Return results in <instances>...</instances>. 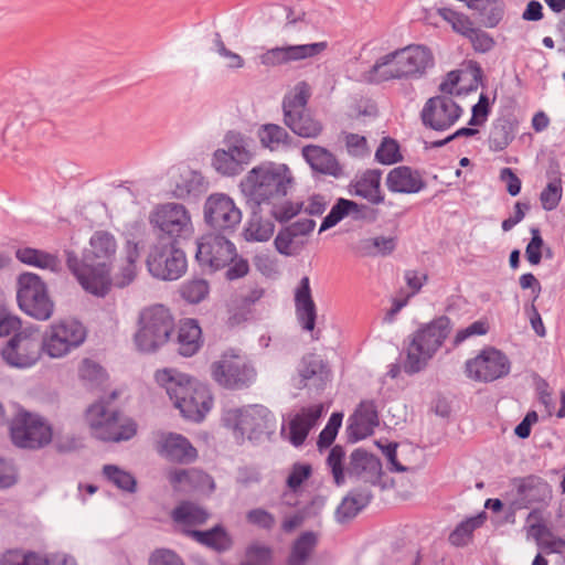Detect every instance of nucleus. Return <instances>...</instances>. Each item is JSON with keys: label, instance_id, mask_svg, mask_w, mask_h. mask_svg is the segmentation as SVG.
<instances>
[{"label": "nucleus", "instance_id": "5", "mask_svg": "<svg viewBox=\"0 0 565 565\" xmlns=\"http://www.w3.org/2000/svg\"><path fill=\"white\" fill-rule=\"evenodd\" d=\"M117 395L115 391L109 399L100 398L86 409L85 419L93 438L104 443H121L136 436V422L110 403Z\"/></svg>", "mask_w": 565, "mask_h": 565}, {"label": "nucleus", "instance_id": "43", "mask_svg": "<svg viewBox=\"0 0 565 565\" xmlns=\"http://www.w3.org/2000/svg\"><path fill=\"white\" fill-rule=\"evenodd\" d=\"M486 518V512H481L476 516L461 521L449 534L450 544L457 547L466 546L471 539L473 531L483 524Z\"/></svg>", "mask_w": 565, "mask_h": 565}, {"label": "nucleus", "instance_id": "57", "mask_svg": "<svg viewBox=\"0 0 565 565\" xmlns=\"http://www.w3.org/2000/svg\"><path fill=\"white\" fill-rule=\"evenodd\" d=\"M311 465L295 462L291 466L290 472L286 479V486L291 492L296 493L302 483L311 477Z\"/></svg>", "mask_w": 565, "mask_h": 565}, {"label": "nucleus", "instance_id": "36", "mask_svg": "<svg viewBox=\"0 0 565 565\" xmlns=\"http://www.w3.org/2000/svg\"><path fill=\"white\" fill-rule=\"evenodd\" d=\"M468 8L476 11L486 28H495L504 17L502 0H470Z\"/></svg>", "mask_w": 565, "mask_h": 565}, {"label": "nucleus", "instance_id": "58", "mask_svg": "<svg viewBox=\"0 0 565 565\" xmlns=\"http://www.w3.org/2000/svg\"><path fill=\"white\" fill-rule=\"evenodd\" d=\"M438 13L444 20L451 24L454 31L463 36H466L468 30H471V28L473 26V23L467 15L459 13L452 9L440 8L438 9Z\"/></svg>", "mask_w": 565, "mask_h": 565}, {"label": "nucleus", "instance_id": "51", "mask_svg": "<svg viewBox=\"0 0 565 565\" xmlns=\"http://www.w3.org/2000/svg\"><path fill=\"white\" fill-rule=\"evenodd\" d=\"M349 420H359L366 424L369 428L366 434H373L374 428L379 426V412L375 402L373 399L361 401Z\"/></svg>", "mask_w": 565, "mask_h": 565}, {"label": "nucleus", "instance_id": "6", "mask_svg": "<svg viewBox=\"0 0 565 565\" xmlns=\"http://www.w3.org/2000/svg\"><path fill=\"white\" fill-rule=\"evenodd\" d=\"M452 330V322L447 316H439L422 324L411 337L406 348L403 370L413 375L423 371L428 361L443 347Z\"/></svg>", "mask_w": 565, "mask_h": 565}, {"label": "nucleus", "instance_id": "9", "mask_svg": "<svg viewBox=\"0 0 565 565\" xmlns=\"http://www.w3.org/2000/svg\"><path fill=\"white\" fill-rule=\"evenodd\" d=\"M12 334L0 350L1 358L8 365L30 367L45 353L43 334L38 327L21 328Z\"/></svg>", "mask_w": 565, "mask_h": 565}, {"label": "nucleus", "instance_id": "23", "mask_svg": "<svg viewBox=\"0 0 565 565\" xmlns=\"http://www.w3.org/2000/svg\"><path fill=\"white\" fill-rule=\"evenodd\" d=\"M296 317L306 331L311 332L313 340H319L320 331H315L317 320V307L311 296L310 280L303 276L295 291Z\"/></svg>", "mask_w": 565, "mask_h": 565}, {"label": "nucleus", "instance_id": "24", "mask_svg": "<svg viewBox=\"0 0 565 565\" xmlns=\"http://www.w3.org/2000/svg\"><path fill=\"white\" fill-rule=\"evenodd\" d=\"M347 471L350 477L362 479L367 487L377 486L383 475L380 458L363 448L351 452Z\"/></svg>", "mask_w": 565, "mask_h": 565}, {"label": "nucleus", "instance_id": "40", "mask_svg": "<svg viewBox=\"0 0 565 565\" xmlns=\"http://www.w3.org/2000/svg\"><path fill=\"white\" fill-rule=\"evenodd\" d=\"M318 544L317 534L312 531L301 533L292 543L287 557V565H307Z\"/></svg>", "mask_w": 565, "mask_h": 565}, {"label": "nucleus", "instance_id": "27", "mask_svg": "<svg viewBox=\"0 0 565 565\" xmlns=\"http://www.w3.org/2000/svg\"><path fill=\"white\" fill-rule=\"evenodd\" d=\"M301 154L313 172L337 179L343 175L342 166L327 148L318 145H307L302 147Z\"/></svg>", "mask_w": 565, "mask_h": 565}, {"label": "nucleus", "instance_id": "50", "mask_svg": "<svg viewBox=\"0 0 565 565\" xmlns=\"http://www.w3.org/2000/svg\"><path fill=\"white\" fill-rule=\"evenodd\" d=\"M268 214L279 223H286L298 215L303 209V202L294 203L289 200L274 201L266 205Z\"/></svg>", "mask_w": 565, "mask_h": 565}, {"label": "nucleus", "instance_id": "21", "mask_svg": "<svg viewBox=\"0 0 565 565\" xmlns=\"http://www.w3.org/2000/svg\"><path fill=\"white\" fill-rule=\"evenodd\" d=\"M328 47L326 41L308 43V44H296V45H282L266 50L259 55V62L262 65L267 67H276L287 65L294 62H300L307 58H312L320 55Z\"/></svg>", "mask_w": 565, "mask_h": 565}, {"label": "nucleus", "instance_id": "49", "mask_svg": "<svg viewBox=\"0 0 565 565\" xmlns=\"http://www.w3.org/2000/svg\"><path fill=\"white\" fill-rule=\"evenodd\" d=\"M203 478V473L195 469H174L169 471L168 480L175 490L194 488Z\"/></svg>", "mask_w": 565, "mask_h": 565}, {"label": "nucleus", "instance_id": "59", "mask_svg": "<svg viewBox=\"0 0 565 565\" xmlns=\"http://www.w3.org/2000/svg\"><path fill=\"white\" fill-rule=\"evenodd\" d=\"M477 53H488L495 46L494 39L486 31L477 28L468 30L466 36Z\"/></svg>", "mask_w": 565, "mask_h": 565}, {"label": "nucleus", "instance_id": "47", "mask_svg": "<svg viewBox=\"0 0 565 565\" xmlns=\"http://www.w3.org/2000/svg\"><path fill=\"white\" fill-rule=\"evenodd\" d=\"M103 473L109 482L122 491L134 493L137 489L136 478L130 472L120 469L116 465H105L103 467Z\"/></svg>", "mask_w": 565, "mask_h": 565}, {"label": "nucleus", "instance_id": "56", "mask_svg": "<svg viewBox=\"0 0 565 565\" xmlns=\"http://www.w3.org/2000/svg\"><path fill=\"white\" fill-rule=\"evenodd\" d=\"M247 563L241 565H270L273 562V550L267 545L252 543L246 547Z\"/></svg>", "mask_w": 565, "mask_h": 565}, {"label": "nucleus", "instance_id": "39", "mask_svg": "<svg viewBox=\"0 0 565 565\" xmlns=\"http://www.w3.org/2000/svg\"><path fill=\"white\" fill-rule=\"evenodd\" d=\"M250 217L244 228V237L247 242H266L275 230V225L270 220H265L262 215L263 206L259 209H249Z\"/></svg>", "mask_w": 565, "mask_h": 565}, {"label": "nucleus", "instance_id": "63", "mask_svg": "<svg viewBox=\"0 0 565 565\" xmlns=\"http://www.w3.org/2000/svg\"><path fill=\"white\" fill-rule=\"evenodd\" d=\"M79 377L89 383H99L104 377V369L89 359L83 360L79 370Z\"/></svg>", "mask_w": 565, "mask_h": 565}, {"label": "nucleus", "instance_id": "37", "mask_svg": "<svg viewBox=\"0 0 565 565\" xmlns=\"http://www.w3.org/2000/svg\"><path fill=\"white\" fill-rule=\"evenodd\" d=\"M257 136L264 148L271 151L294 146V138L277 124H264L258 128Z\"/></svg>", "mask_w": 565, "mask_h": 565}, {"label": "nucleus", "instance_id": "60", "mask_svg": "<svg viewBox=\"0 0 565 565\" xmlns=\"http://www.w3.org/2000/svg\"><path fill=\"white\" fill-rule=\"evenodd\" d=\"M531 234L532 237L525 247V258L531 265L536 266L543 257L544 239L537 227H532Z\"/></svg>", "mask_w": 565, "mask_h": 565}, {"label": "nucleus", "instance_id": "31", "mask_svg": "<svg viewBox=\"0 0 565 565\" xmlns=\"http://www.w3.org/2000/svg\"><path fill=\"white\" fill-rule=\"evenodd\" d=\"M381 170L369 169L351 184V192L366 200L372 205L382 204L385 202V195L381 189Z\"/></svg>", "mask_w": 565, "mask_h": 565}, {"label": "nucleus", "instance_id": "35", "mask_svg": "<svg viewBox=\"0 0 565 565\" xmlns=\"http://www.w3.org/2000/svg\"><path fill=\"white\" fill-rule=\"evenodd\" d=\"M397 246V238L394 236H376L359 239L352 250L360 257H375L391 255Z\"/></svg>", "mask_w": 565, "mask_h": 565}, {"label": "nucleus", "instance_id": "20", "mask_svg": "<svg viewBox=\"0 0 565 565\" xmlns=\"http://www.w3.org/2000/svg\"><path fill=\"white\" fill-rule=\"evenodd\" d=\"M462 108L447 95L430 97L420 111L426 128L436 131L448 130L460 118Z\"/></svg>", "mask_w": 565, "mask_h": 565}, {"label": "nucleus", "instance_id": "10", "mask_svg": "<svg viewBox=\"0 0 565 565\" xmlns=\"http://www.w3.org/2000/svg\"><path fill=\"white\" fill-rule=\"evenodd\" d=\"M17 286V300L22 311L40 321L52 317L54 302L49 296L46 284L38 274L30 271L20 274Z\"/></svg>", "mask_w": 565, "mask_h": 565}, {"label": "nucleus", "instance_id": "55", "mask_svg": "<svg viewBox=\"0 0 565 565\" xmlns=\"http://www.w3.org/2000/svg\"><path fill=\"white\" fill-rule=\"evenodd\" d=\"M562 185L561 179L554 178L543 189L540 194V201L542 207L545 211H552L557 207L561 199H562Z\"/></svg>", "mask_w": 565, "mask_h": 565}, {"label": "nucleus", "instance_id": "18", "mask_svg": "<svg viewBox=\"0 0 565 565\" xmlns=\"http://www.w3.org/2000/svg\"><path fill=\"white\" fill-rule=\"evenodd\" d=\"M204 221L218 233L232 234L242 221V212L227 194L213 193L204 203Z\"/></svg>", "mask_w": 565, "mask_h": 565}, {"label": "nucleus", "instance_id": "29", "mask_svg": "<svg viewBox=\"0 0 565 565\" xmlns=\"http://www.w3.org/2000/svg\"><path fill=\"white\" fill-rule=\"evenodd\" d=\"M181 533L218 554L228 552L234 545L233 537L222 524L205 531L181 529Z\"/></svg>", "mask_w": 565, "mask_h": 565}, {"label": "nucleus", "instance_id": "30", "mask_svg": "<svg viewBox=\"0 0 565 565\" xmlns=\"http://www.w3.org/2000/svg\"><path fill=\"white\" fill-rule=\"evenodd\" d=\"M373 499L370 487L359 486L349 491L338 505L334 518L338 523L344 524L353 520Z\"/></svg>", "mask_w": 565, "mask_h": 565}, {"label": "nucleus", "instance_id": "42", "mask_svg": "<svg viewBox=\"0 0 565 565\" xmlns=\"http://www.w3.org/2000/svg\"><path fill=\"white\" fill-rule=\"evenodd\" d=\"M0 565H51L49 557L23 548H9L0 554Z\"/></svg>", "mask_w": 565, "mask_h": 565}, {"label": "nucleus", "instance_id": "26", "mask_svg": "<svg viewBox=\"0 0 565 565\" xmlns=\"http://www.w3.org/2000/svg\"><path fill=\"white\" fill-rule=\"evenodd\" d=\"M157 450L167 460L178 463H190L198 457V451L189 439L175 433L163 435L158 441Z\"/></svg>", "mask_w": 565, "mask_h": 565}, {"label": "nucleus", "instance_id": "54", "mask_svg": "<svg viewBox=\"0 0 565 565\" xmlns=\"http://www.w3.org/2000/svg\"><path fill=\"white\" fill-rule=\"evenodd\" d=\"M345 457V451L342 446L335 445L331 448L329 456L327 458V465L331 469L334 483L337 486H342L345 482L344 478V467L343 459Z\"/></svg>", "mask_w": 565, "mask_h": 565}, {"label": "nucleus", "instance_id": "7", "mask_svg": "<svg viewBox=\"0 0 565 565\" xmlns=\"http://www.w3.org/2000/svg\"><path fill=\"white\" fill-rule=\"evenodd\" d=\"M174 329V319L163 305L146 308L139 316L135 344L140 352L152 353L166 344Z\"/></svg>", "mask_w": 565, "mask_h": 565}, {"label": "nucleus", "instance_id": "52", "mask_svg": "<svg viewBox=\"0 0 565 565\" xmlns=\"http://www.w3.org/2000/svg\"><path fill=\"white\" fill-rule=\"evenodd\" d=\"M375 159L382 164H394L402 161L403 156L398 142L391 137H384L375 151Z\"/></svg>", "mask_w": 565, "mask_h": 565}, {"label": "nucleus", "instance_id": "62", "mask_svg": "<svg viewBox=\"0 0 565 565\" xmlns=\"http://www.w3.org/2000/svg\"><path fill=\"white\" fill-rule=\"evenodd\" d=\"M148 565H185L181 556L169 548H156L148 558Z\"/></svg>", "mask_w": 565, "mask_h": 565}, {"label": "nucleus", "instance_id": "15", "mask_svg": "<svg viewBox=\"0 0 565 565\" xmlns=\"http://www.w3.org/2000/svg\"><path fill=\"white\" fill-rule=\"evenodd\" d=\"M226 420L249 440H259L263 436L274 435L277 427L275 415L263 405H248L228 412Z\"/></svg>", "mask_w": 565, "mask_h": 565}, {"label": "nucleus", "instance_id": "8", "mask_svg": "<svg viewBox=\"0 0 565 565\" xmlns=\"http://www.w3.org/2000/svg\"><path fill=\"white\" fill-rule=\"evenodd\" d=\"M309 97L310 90L306 82L298 83L294 92L284 97V124L301 138L316 139L321 135L323 125L307 110Z\"/></svg>", "mask_w": 565, "mask_h": 565}, {"label": "nucleus", "instance_id": "32", "mask_svg": "<svg viewBox=\"0 0 565 565\" xmlns=\"http://www.w3.org/2000/svg\"><path fill=\"white\" fill-rule=\"evenodd\" d=\"M518 125L513 114L499 116L490 129L488 138L490 150L494 152L504 150L515 138Z\"/></svg>", "mask_w": 565, "mask_h": 565}, {"label": "nucleus", "instance_id": "64", "mask_svg": "<svg viewBox=\"0 0 565 565\" xmlns=\"http://www.w3.org/2000/svg\"><path fill=\"white\" fill-rule=\"evenodd\" d=\"M310 430L309 425H306L300 417L295 416L289 424L290 441L295 446L302 445Z\"/></svg>", "mask_w": 565, "mask_h": 565}, {"label": "nucleus", "instance_id": "11", "mask_svg": "<svg viewBox=\"0 0 565 565\" xmlns=\"http://www.w3.org/2000/svg\"><path fill=\"white\" fill-rule=\"evenodd\" d=\"M212 379L227 390H244L256 380L257 372L246 355L231 349L211 365Z\"/></svg>", "mask_w": 565, "mask_h": 565}, {"label": "nucleus", "instance_id": "12", "mask_svg": "<svg viewBox=\"0 0 565 565\" xmlns=\"http://www.w3.org/2000/svg\"><path fill=\"white\" fill-rule=\"evenodd\" d=\"M146 265L152 277L173 281L185 274L188 260L185 253L177 246V241L164 242V238L160 237L158 243L151 246Z\"/></svg>", "mask_w": 565, "mask_h": 565}, {"label": "nucleus", "instance_id": "13", "mask_svg": "<svg viewBox=\"0 0 565 565\" xmlns=\"http://www.w3.org/2000/svg\"><path fill=\"white\" fill-rule=\"evenodd\" d=\"M52 427L40 415L19 411L10 422V437L14 446L23 449H41L52 441Z\"/></svg>", "mask_w": 565, "mask_h": 565}, {"label": "nucleus", "instance_id": "2", "mask_svg": "<svg viewBox=\"0 0 565 565\" xmlns=\"http://www.w3.org/2000/svg\"><path fill=\"white\" fill-rule=\"evenodd\" d=\"M154 377L184 418L200 423L211 411L213 396L206 384L172 369L157 371Z\"/></svg>", "mask_w": 565, "mask_h": 565}, {"label": "nucleus", "instance_id": "38", "mask_svg": "<svg viewBox=\"0 0 565 565\" xmlns=\"http://www.w3.org/2000/svg\"><path fill=\"white\" fill-rule=\"evenodd\" d=\"M171 519L174 523L183 525L182 529H190L203 525L209 519V513L194 502L182 501L172 510Z\"/></svg>", "mask_w": 565, "mask_h": 565}, {"label": "nucleus", "instance_id": "61", "mask_svg": "<svg viewBox=\"0 0 565 565\" xmlns=\"http://www.w3.org/2000/svg\"><path fill=\"white\" fill-rule=\"evenodd\" d=\"M246 521L259 529L270 531L276 524L274 514L263 508L252 509L246 513Z\"/></svg>", "mask_w": 565, "mask_h": 565}, {"label": "nucleus", "instance_id": "4", "mask_svg": "<svg viewBox=\"0 0 565 565\" xmlns=\"http://www.w3.org/2000/svg\"><path fill=\"white\" fill-rule=\"evenodd\" d=\"M434 66L430 50L420 44H411L379 57L367 72L374 83L391 79H418Z\"/></svg>", "mask_w": 565, "mask_h": 565}, {"label": "nucleus", "instance_id": "46", "mask_svg": "<svg viewBox=\"0 0 565 565\" xmlns=\"http://www.w3.org/2000/svg\"><path fill=\"white\" fill-rule=\"evenodd\" d=\"M210 292V285L206 279L192 278L184 281L180 287V295L189 303H200Z\"/></svg>", "mask_w": 565, "mask_h": 565}, {"label": "nucleus", "instance_id": "3", "mask_svg": "<svg viewBox=\"0 0 565 565\" xmlns=\"http://www.w3.org/2000/svg\"><path fill=\"white\" fill-rule=\"evenodd\" d=\"M294 183L287 164L265 162L248 171L239 186L248 209H259L287 196Z\"/></svg>", "mask_w": 565, "mask_h": 565}, {"label": "nucleus", "instance_id": "19", "mask_svg": "<svg viewBox=\"0 0 565 565\" xmlns=\"http://www.w3.org/2000/svg\"><path fill=\"white\" fill-rule=\"evenodd\" d=\"M150 222L160 232L174 241L186 237L192 233V222L189 211L179 203H166L156 209Z\"/></svg>", "mask_w": 565, "mask_h": 565}, {"label": "nucleus", "instance_id": "16", "mask_svg": "<svg viewBox=\"0 0 565 565\" xmlns=\"http://www.w3.org/2000/svg\"><path fill=\"white\" fill-rule=\"evenodd\" d=\"M226 235L210 233L203 235L198 242L195 258L203 268L216 271L230 265L237 257L236 247Z\"/></svg>", "mask_w": 565, "mask_h": 565}, {"label": "nucleus", "instance_id": "33", "mask_svg": "<svg viewBox=\"0 0 565 565\" xmlns=\"http://www.w3.org/2000/svg\"><path fill=\"white\" fill-rule=\"evenodd\" d=\"M178 353L182 356H192L201 349L203 344L202 330L195 319H183L178 330Z\"/></svg>", "mask_w": 565, "mask_h": 565}, {"label": "nucleus", "instance_id": "25", "mask_svg": "<svg viewBox=\"0 0 565 565\" xmlns=\"http://www.w3.org/2000/svg\"><path fill=\"white\" fill-rule=\"evenodd\" d=\"M299 388L309 387L317 391L324 388L330 381L331 370L328 362L315 353L306 354L298 369Z\"/></svg>", "mask_w": 565, "mask_h": 565}, {"label": "nucleus", "instance_id": "41", "mask_svg": "<svg viewBox=\"0 0 565 565\" xmlns=\"http://www.w3.org/2000/svg\"><path fill=\"white\" fill-rule=\"evenodd\" d=\"M223 143L226 151L238 160L244 161L245 164H249L254 156V141L250 137H247L239 131L230 130L225 135Z\"/></svg>", "mask_w": 565, "mask_h": 565}, {"label": "nucleus", "instance_id": "34", "mask_svg": "<svg viewBox=\"0 0 565 565\" xmlns=\"http://www.w3.org/2000/svg\"><path fill=\"white\" fill-rule=\"evenodd\" d=\"M15 258L24 265L46 269L55 274L61 273L63 268L56 254L34 247H19L15 250Z\"/></svg>", "mask_w": 565, "mask_h": 565}, {"label": "nucleus", "instance_id": "53", "mask_svg": "<svg viewBox=\"0 0 565 565\" xmlns=\"http://www.w3.org/2000/svg\"><path fill=\"white\" fill-rule=\"evenodd\" d=\"M342 419V413L335 412L331 414L326 427L319 434L317 441L319 450L329 448L333 444L339 431V428L341 427Z\"/></svg>", "mask_w": 565, "mask_h": 565}, {"label": "nucleus", "instance_id": "17", "mask_svg": "<svg viewBox=\"0 0 565 565\" xmlns=\"http://www.w3.org/2000/svg\"><path fill=\"white\" fill-rule=\"evenodd\" d=\"M510 369L508 356L493 347H486L477 356L466 362L467 376L484 383L507 376Z\"/></svg>", "mask_w": 565, "mask_h": 565}, {"label": "nucleus", "instance_id": "14", "mask_svg": "<svg viewBox=\"0 0 565 565\" xmlns=\"http://www.w3.org/2000/svg\"><path fill=\"white\" fill-rule=\"evenodd\" d=\"M42 334L45 354L60 359L81 347L86 340L87 331L76 319H61L50 324Z\"/></svg>", "mask_w": 565, "mask_h": 565}, {"label": "nucleus", "instance_id": "28", "mask_svg": "<svg viewBox=\"0 0 565 565\" xmlns=\"http://www.w3.org/2000/svg\"><path fill=\"white\" fill-rule=\"evenodd\" d=\"M385 184L393 193L415 194L426 188V181L418 170L408 166L393 168L386 175Z\"/></svg>", "mask_w": 565, "mask_h": 565}, {"label": "nucleus", "instance_id": "48", "mask_svg": "<svg viewBox=\"0 0 565 565\" xmlns=\"http://www.w3.org/2000/svg\"><path fill=\"white\" fill-rule=\"evenodd\" d=\"M353 206H355L354 201L343 198L338 199L330 212L323 217L319 232L321 233L335 226L345 216L351 215V207Z\"/></svg>", "mask_w": 565, "mask_h": 565}, {"label": "nucleus", "instance_id": "44", "mask_svg": "<svg viewBox=\"0 0 565 565\" xmlns=\"http://www.w3.org/2000/svg\"><path fill=\"white\" fill-rule=\"evenodd\" d=\"M212 166L218 173L233 177L239 174L247 164H245L244 161L238 160L225 149H217L213 154Z\"/></svg>", "mask_w": 565, "mask_h": 565}, {"label": "nucleus", "instance_id": "45", "mask_svg": "<svg viewBox=\"0 0 565 565\" xmlns=\"http://www.w3.org/2000/svg\"><path fill=\"white\" fill-rule=\"evenodd\" d=\"M204 191L203 177L194 171L188 173V175L181 178V182H178L172 190V195L177 199H186L191 195L198 196Z\"/></svg>", "mask_w": 565, "mask_h": 565}, {"label": "nucleus", "instance_id": "22", "mask_svg": "<svg viewBox=\"0 0 565 565\" xmlns=\"http://www.w3.org/2000/svg\"><path fill=\"white\" fill-rule=\"evenodd\" d=\"M511 482L516 490V497L510 504L513 512L529 509L534 503H544L552 497L548 482L536 475L513 478Z\"/></svg>", "mask_w": 565, "mask_h": 565}, {"label": "nucleus", "instance_id": "1", "mask_svg": "<svg viewBox=\"0 0 565 565\" xmlns=\"http://www.w3.org/2000/svg\"><path fill=\"white\" fill-rule=\"evenodd\" d=\"M116 250L114 235L107 231H96L81 259L75 252H66V265L87 292L104 297L110 290V268Z\"/></svg>", "mask_w": 565, "mask_h": 565}]
</instances>
